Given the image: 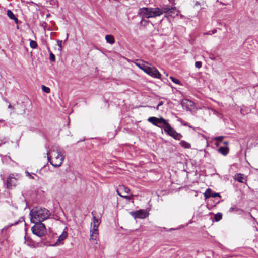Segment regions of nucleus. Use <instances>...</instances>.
Instances as JSON below:
<instances>
[{
	"label": "nucleus",
	"instance_id": "dca6fc26",
	"mask_svg": "<svg viewBox=\"0 0 258 258\" xmlns=\"http://www.w3.org/2000/svg\"><path fill=\"white\" fill-rule=\"evenodd\" d=\"M67 232L63 231L62 234L58 237V238L56 242V244L61 243L67 237Z\"/></svg>",
	"mask_w": 258,
	"mask_h": 258
},
{
	"label": "nucleus",
	"instance_id": "1a4fd4ad",
	"mask_svg": "<svg viewBox=\"0 0 258 258\" xmlns=\"http://www.w3.org/2000/svg\"><path fill=\"white\" fill-rule=\"evenodd\" d=\"M131 215L135 219H143L148 216V214L146 210H139L135 212H131Z\"/></svg>",
	"mask_w": 258,
	"mask_h": 258
},
{
	"label": "nucleus",
	"instance_id": "7ed1b4c3",
	"mask_svg": "<svg viewBox=\"0 0 258 258\" xmlns=\"http://www.w3.org/2000/svg\"><path fill=\"white\" fill-rule=\"evenodd\" d=\"M30 215L32 223L41 222L49 218L50 212L45 208L35 207L31 211Z\"/></svg>",
	"mask_w": 258,
	"mask_h": 258
},
{
	"label": "nucleus",
	"instance_id": "412c9836",
	"mask_svg": "<svg viewBox=\"0 0 258 258\" xmlns=\"http://www.w3.org/2000/svg\"><path fill=\"white\" fill-rule=\"evenodd\" d=\"M28 238H27L26 236H25V243L28 246L31 247H34V244L33 241L31 239H28Z\"/></svg>",
	"mask_w": 258,
	"mask_h": 258
},
{
	"label": "nucleus",
	"instance_id": "39448f33",
	"mask_svg": "<svg viewBox=\"0 0 258 258\" xmlns=\"http://www.w3.org/2000/svg\"><path fill=\"white\" fill-rule=\"evenodd\" d=\"M35 223V224L31 228L32 233L38 237H42L46 232L45 225L42 222H38Z\"/></svg>",
	"mask_w": 258,
	"mask_h": 258
},
{
	"label": "nucleus",
	"instance_id": "4be33fe9",
	"mask_svg": "<svg viewBox=\"0 0 258 258\" xmlns=\"http://www.w3.org/2000/svg\"><path fill=\"white\" fill-rule=\"evenodd\" d=\"M222 218V214L221 213H217L215 215L214 219L216 221H219Z\"/></svg>",
	"mask_w": 258,
	"mask_h": 258
},
{
	"label": "nucleus",
	"instance_id": "a211bd4d",
	"mask_svg": "<svg viewBox=\"0 0 258 258\" xmlns=\"http://www.w3.org/2000/svg\"><path fill=\"white\" fill-rule=\"evenodd\" d=\"M105 39L107 43L112 44L114 43L115 40L113 36L111 35H107L105 36Z\"/></svg>",
	"mask_w": 258,
	"mask_h": 258
},
{
	"label": "nucleus",
	"instance_id": "f704fd0d",
	"mask_svg": "<svg viewBox=\"0 0 258 258\" xmlns=\"http://www.w3.org/2000/svg\"><path fill=\"white\" fill-rule=\"evenodd\" d=\"M163 105V102H162V101H160V102L158 103V105H157V107L156 109H159V106H161V105Z\"/></svg>",
	"mask_w": 258,
	"mask_h": 258
},
{
	"label": "nucleus",
	"instance_id": "58836bf2",
	"mask_svg": "<svg viewBox=\"0 0 258 258\" xmlns=\"http://www.w3.org/2000/svg\"><path fill=\"white\" fill-rule=\"evenodd\" d=\"M46 16H47V17L50 16V14H46Z\"/></svg>",
	"mask_w": 258,
	"mask_h": 258
},
{
	"label": "nucleus",
	"instance_id": "20e7f679",
	"mask_svg": "<svg viewBox=\"0 0 258 258\" xmlns=\"http://www.w3.org/2000/svg\"><path fill=\"white\" fill-rule=\"evenodd\" d=\"M136 64L150 76L155 78H160L161 77V74L155 67H149L143 63H136Z\"/></svg>",
	"mask_w": 258,
	"mask_h": 258
},
{
	"label": "nucleus",
	"instance_id": "393cba45",
	"mask_svg": "<svg viewBox=\"0 0 258 258\" xmlns=\"http://www.w3.org/2000/svg\"><path fill=\"white\" fill-rule=\"evenodd\" d=\"M170 78L172 80V81L174 83L176 84H180V81L178 79L172 76L170 77Z\"/></svg>",
	"mask_w": 258,
	"mask_h": 258
},
{
	"label": "nucleus",
	"instance_id": "4468645a",
	"mask_svg": "<svg viewBox=\"0 0 258 258\" xmlns=\"http://www.w3.org/2000/svg\"><path fill=\"white\" fill-rule=\"evenodd\" d=\"M223 144L225 145H227L228 143L227 141H225L223 142ZM218 150L219 153L225 156L229 152V148L227 146H221L218 148Z\"/></svg>",
	"mask_w": 258,
	"mask_h": 258
},
{
	"label": "nucleus",
	"instance_id": "423d86ee",
	"mask_svg": "<svg viewBox=\"0 0 258 258\" xmlns=\"http://www.w3.org/2000/svg\"><path fill=\"white\" fill-rule=\"evenodd\" d=\"M148 121L154 125L163 129L164 126H166L168 123V120L162 117H150L148 118Z\"/></svg>",
	"mask_w": 258,
	"mask_h": 258
},
{
	"label": "nucleus",
	"instance_id": "cd10ccee",
	"mask_svg": "<svg viewBox=\"0 0 258 258\" xmlns=\"http://www.w3.org/2000/svg\"><path fill=\"white\" fill-rule=\"evenodd\" d=\"M195 67L197 68H201L202 67V62L201 61H196L195 62Z\"/></svg>",
	"mask_w": 258,
	"mask_h": 258
},
{
	"label": "nucleus",
	"instance_id": "6ab92c4d",
	"mask_svg": "<svg viewBox=\"0 0 258 258\" xmlns=\"http://www.w3.org/2000/svg\"><path fill=\"white\" fill-rule=\"evenodd\" d=\"M180 145L183 148L185 149H189L191 148V145L190 143L184 141L182 140L180 142Z\"/></svg>",
	"mask_w": 258,
	"mask_h": 258
},
{
	"label": "nucleus",
	"instance_id": "a878e982",
	"mask_svg": "<svg viewBox=\"0 0 258 258\" xmlns=\"http://www.w3.org/2000/svg\"><path fill=\"white\" fill-rule=\"evenodd\" d=\"M42 89L44 92L47 93H49L50 92V88L44 85H42Z\"/></svg>",
	"mask_w": 258,
	"mask_h": 258
},
{
	"label": "nucleus",
	"instance_id": "ea45409f",
	"mask_svg": "<svg viewBox=\"0 0 258 258\" xmlns=\"http://www.w3.org/2000/svg\"><path fill=\"white\" fill-rule=\"evenodd\" d=\"M183 124H184V125H185V126H188V124H187V123H184Z\"/></svg>",
	"mask_w": 258,
	"mask_h": 258
},
{
	"label": "nucleus",
	"instance_id": "0eeeda50",
	"mask_svg": "<svg viewBox=\"0 0 258 258\" xmlns=\"http://www.w3.org/2000/svg\"><path fill=\"white\" fill-rule=\"evenodd\" d=\"M20 176L17 174H11L7 180L6 187L8 189H12L16 187L18 183V180Z\"/></svg>",
	"mask_w": 258,
	"mask_h": 258
},
{
	"label": "nucleus",
	"instance_id": "e433bc0d",
	"mask_svg": "<svg viewBox=\"0 0 258 258\" xmlns=\"http://www.w3.org/2000/svg\"><path fill=\"white\" fill-rule=\"evenodd\" d=\"M8 108H12L13 109H14V107L13 106H12L11 104H9V106H8Z\"/></svg>",
	"mask_w": 258,
	"mask_h": 258
},
{
	"label": "nucleus",
	"instance_id": "f3484780",
	"mask_svg": "<svg viewBox=\"0 0 258 258\" xmlns=\"http://www.w3.org/2000/svg\"><path fill=\"white\" fill-rule=\"evenodd\" d=\"M24 221V217H22L20 218L18 220L15 221L13 223L9 224L8 225H7V226H6L5 227V228L7 229H8L9 228L12 227L13 225H17L19 223H22Z\"/></svg>",
	"mask_w": 258,
	"mask_h": 258
},
{
	"label": "nucleus",
	"instance_id": "f8f14e48",
	"mask_svg": "<svg viewBox=\"0 0 258 258\" xmlns=\"http://www.w3.org/2000/svg\"><path fill=\"white\" fill-rule=\"evenodd\" d=\"M116 191L117 194L120 196H122V195H123V194H128L130 193V189L127 187L123 185H119V187L117 189Z\"/></svg>",
	"mask_w": 258,
	"mask_h": 258
},
{
	"label": "nucleus",
	"instance_id": "9d476101",
	"mask_svg": "<svg viewBox=\"0 0 258 258\" xmlns=\"http://www.w3.org/2000/svg\"><path fill=\"white\" fill-rule=\"evenodd\" d=\"M92 214L94 215L93 212ZM100 224L99 220L96 218L95 216H93L92 221L91 223L90 231H98V227Z\"/></svg>",
	"mask_w": 258,
	"mask_h": 258
},
{
	"label": "nucleus",
	"instance_id": "c756f323",
	"mask_svg": "<svg viewBox=\"0 0 258 258\" xmlns=\"http://www.w3.org/2000/svg\"><path fill=\"white\" fill-rule=\"evenodd\" d=\"M7 14L8 16H15L13 12L10 10L7 11Z\"/></svg>",
	"mask_w": 258,
	"mask_h": 258
},
{
	"label": "nucleus",
	"instance_id": "72a5a7b5",
	"mask_svg": "<svg viewBox=\"0 0 258 258\" xmlns=\"http://www.w3.org/2000/svg\"><path fill=\"white\" fill-rule=\"evenodd\" d=\"M223 137V136H219L216 138V140L217 141H221Z\"/></svg>",
	"mask_w": 258,
	"mask_h": 258
},
{
	"label": "nucleus",
	"instance_id": "2eb2a0df",
	"mask_svg": "<svg viewBox=\"0 0 258 258\" xmlns=\"http://www.w3.org/2000/svg\"><path fill=\"white\" fill-rule=\"evenodd\" d=\"M234 179L239 182L244 183L246 182L247 180L243 174L241 173H237L234 176Z\"/></svg>",
	"mask_w": 258,
	"mask_h": 258
},
{
	"label": "nucleus",
	"instance_id": "bb28decb",
	"mask_svg": "<svg viewBox=\"0 0 258 258\" xmlns=\"http://www.w3.org/2000/svg\"><path fill=\"white\" fill-rule=\"evenodd\" d=\"M50 51V60L51 61H54L55 60V55L49 50Z\"/></svg>",
	"mask_w": 258,
	"mask_h": 258
},
{
	"label": "nucleus",
	"instance_id": "ddd939ff",
	"mask_svg": "<svg viewBox=\"0 0 258 258\" xmlns=\"http://www.w3.org/2000/svg\"><path fill=\"white\" fill-rule=\"evenodd\" d=\"M99 231H90V240L94 244H97Z\"/></svg>",
	"mask_w": 258,
	"mask_h": 258
},
{
	"label": "nucleus",
	"instance_id": "2f4dec72",
	"mask_svg": "<svg viewBox=\"0 0 258 258\" xmlns=\"http://www.w3.org/2000/svg\"><path fill=\"white\" fill-rule=\"evenodd\" d=\"M220 197V195L219 193H213L212 195V197Z\"/></svg>",
	"mask_w": 258,
	"mask_h": 258
},
{
	"label": "nucleus",
	"instance_id": "c9c22d12",
	"mask_svg": "<svg viewBox=\"0 0 258 258\" xmlns=\"http://www.w3.org/2000/svg\"><path fill=\"white\" fill-rule=\"evenodd\" d=\"M234 210L237 211V209H236L235 208L233 207L230 208L229 209V211L230 212L234 211Z\"/></svg>",
	"mask_w": 258,
	"mask_h": 258
},
{
	"label": "nucleus",
	"instance_id": "aec40b11",
	"mask_svg": "<svg viewBox=\"0 0 258 258\" xmlns=\"http://www.w3.org/2000/svg\"><path fill=\"white\" fill-rule=\"evenodd\" d=\"M212 190L210 188H208L204 193V197L205 199H208L212 197Z\"/></svg>",
	"mask_w": 258,
	"mask_h": 258
},
{
	"label": "nucleus",
	"instance_id": "9b49d317",
	"mask_svg": "<svg viewBox=\"0 0 258 258\" xmlns=\"http://www.w3.org/2000/svg\"><path fill=\"white\" fill-rule=\"evenodd\" d=\"M207 7V5L204 3V1H202V2H199L198 1L194 2V8L197 11H199V10H205L206 9Z\"/></svg>",
	"mask_w": 258,
	"mask_h": 258
},
{
	"label": "nucleus",
	"instance_id": "7c9ffc66",
	"mask_svg": "<svg viewBox=\"0 0 258 258\" xmlns=\"http://www.w3.org/2000/svg\"><path fill=\"white\" fill-rule=\"evenodd\" d=\"M25 173L26 175L29 178L34 179V177L30 174V173L28 171H26Z\"/></svg>",
	"mask_w": 258,
	"mask_h": 258
},
{
	"label": "nucleus",
	"instance_id": "473e14b6",
	"mask_svg": "<svg viewBox=\"0 0 258 258\" xmlns=\"http://www.w3.org/2000/svg\"><path fill=\"white\" fill-rule=\"evenodd\" d=\"M10 18L11 19L14 20L16 23H18V20L17 17H10Z\"/></svg>",
	"mask_w": 258,
	"mask_h": 258
},
{
	"label": "nucleus",
	"instance_id": "a19ab883",
	"mask_svg": "<svg viewBox=\"0 0 258 258\" xmlns=\"http://www.w3.org/2000/svg\"><path fill=\"white\" fill-rule=\"evenodd\" d=\"M68 34H67V38H66V40L68 39Z\"/></svg>",
	"mask_w": 258,
	"mask_h": 258
},
{
	"label": "nucleus",
	"instance_id": "c85d7f7f",
	"mask_svg": "<svg viewBox=\"0 0 258 258\" xmlns=\"http://www.w3.org/2000/svg\"><path fill=\"white\" fill-rule=\"evenodd\" d=\"M57 42L58 45L59 47V50H61V48H62V40H57Z\"/></svg>",
	"mask_w": 258,
	"mask_h": 258
},
{
	"label": "nucleus",
	"instance_id": "b1692460",
	"mask_svg": "<svg viewBox=\"0 0 258 258\" xmlns=\"http://www.w3.org/2000/svg\"><path fill=\"white\" fill-rule=\"evenodd\" d=\"M121 197H122L123 198L127 200H132V202H133V195L131 194L130 196H126V195H122V196H120Z\"/></svg>",
	"mask_w": 258,
	"mask_h": 258
},
{
	"label": "nucleus",
	"instance_id": "6e6552de",
	"mask_svg": "<svg viewBox=\"0 0 258 258\" xmlns=\"http://www.w3.org/2000/svg\"><path fill=\"white\" fill-rule=\"evenodd\" d=\"M164 130L168 135L175 140H180L182 137V135L181 134L177 133L174 128H173L169 123H168L166 126H164Z\"/></svg>",
	"mask_w": 258,
	"mask_h": 258
},
{
	"label": "nucleus",
	"instance_id": "5701e85b",
	"mask_svg": "<svg viewBox=\"0 0 258 258\" xmlns=\"http://www.w3.org/2000/svg\"><path fill=\"white\" fill-rule=\"evenodd\" d=\"M30 40V47L33 49L36 48V47H37V44L36 42L34 40Z\"/></svg>",
	"mask_w": 258,
	"mask_h": 258
},
{
	"label": "nucleus",
	"instance_id": "79ce46f5",
	"mask_svg": "<svg viewBox=\"0 0 258 258\" xmlns=\"http://www.w3.org/2000/svg\"><path fill=\"white\" fill-rule=\"evenodd\" d=\"M143 21H141V23L142 24L143 23Z\"/></svg>",
	"mask_w": 258,
	"mask_h": 258
},
{
	"label": "nucleus",
	"instance_id": "f257e3e1",
	"mask_svg": "<svg viewBox=\"0 0 258 258\" xmlns=\"http://www.w3.org/2000/svg\"><path fill=\"white\" fill-rule=\"evenodd\" d=\"M164 13H168L170 16L176 15V16H183L180 14V11L175 7L170 8L165 6L162 9L158 8H146L143 7L139 10L138 14L140 16H160Z\"/></svg>",
	"mask_w": 258,
	"mask_h": 258
},
{
	"label": "nucleus",
	"instance_id": "f03ea898",
	"mask_svg": "<svg viewBox=\"0 0 258 258\" xmlns=\"http://www.w3.org/2000/svg\"><path fill=\"white\" fill-rule=\"evenodd\" d=\"M64 152L58 146H53L51 150V153L47 151V159L50 164L54 167L60 166L64 159Z\"/></svg>",
	"mask_w": 258,
	"mask_h": 258
},
{
	"label": "nucleus",
	"instance_id": "4c0bfd02",
	"mask_svg": "<svg viewBox=\"0 0 258 258\" xmlns=\"http://www.w3.org/2000/svg\"><path fill=\"white\" fill-rule=\"evenodd\" d=\"M212 34H214L217 32V30L216 29H214L212 30Z\"/></svg>",
	"mask_w": 258,
	"mask_h": 258
}]
</instances>
